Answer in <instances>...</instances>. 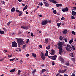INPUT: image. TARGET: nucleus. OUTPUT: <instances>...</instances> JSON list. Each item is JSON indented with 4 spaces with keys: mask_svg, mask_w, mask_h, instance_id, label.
Segmentation results:
<instances>
[{
    "mask_svg": "<svg viewBox=\"0 0 76 76\" xmlns=\"http://www.w3.org/2000/svg\"><path fill=\"white\" fill-rule=\"evenodd\" d=\"M18 1L19 2H21V1H22V0H18Z\"/></svg>",
    "mask_w": 76,
    "mask_h": 76,
    "instance_id": "bf43d9fd",
    "label": "nucleus"
},
{
    "mask_svg": "<svg viewBox=\"0 0 76 76\" xmlns=\"http://www.w3.org/2000/svg\"><path fill=\"white\" fill-rule=\"evenodd\" d=\"M56 6L57 7H59L62 6V4H56Z\"/></svg>",
    "mask_w": 76,
    "mask_h": 76,
    "instance_id": "2eb2a0df",
    "label": "nucleus"
},
{
    "mask_svg": "<svg viewBox=\"0 0 76 76\" xmlns=\"http://www.w3.org/2000/svg\"><path fill=\"white\" fill-rule=\"evenodd\" d=\"M55 51L54 49L51 50V53H50V54L51 55H54L55 53Z\"/></svg>",
    "mask_w": 76,
    "mask_h": 76,
    "instance_id": "6e6552de",
    "label": "nucleus"
},
{
    "mask_svg": "<svg viewBox=\"0 0 76 76\" xmlns=\"http://www.w3.org/2000/svg\"><path fill=\"white\" fill-rule=\"evenodd\" d=\"M71 60L72 61H75V58H71Z\"/></svg>",
    "mask_w": 76,
    "mask_h": 76,
    "instance_id": "72a5a7b5",
    "label": "nucleus"
},
{
    "mask_svg": "<svg viewBox=\"0 0 76 76\" xmlns=\"http://www.w3.org/2000/svg\"><path fill=\"white\" fill-rule=\"evenodd\" d=\"M72 34L74 35H75V32H74V31H72Z\"/></svg>",
    "mask_w": 76,
    "mask_h": 76,
    "instance_id": "473e14b6",
    "label": "nucleus"
},
{
    "mask_svg": "<svg viewBox=\"0 0 76 76\" xmlns=\"http://www.w3.org/2000/svg\"><path fill=\"white\" fill-rule=\"evenodd\" d=\"M71 76H75V74L74 73H73L72 75H71Z\"/></svg>",
    "mask_w": 76,
    "mask_h": 76,
    "instance_id": "4d7b16f0",
    "label": "nucleus"
},
{
    "mask_svg": "<svg viewBox=\"0 0 76 76\" xmlns=\"http://www.w3.org/2000/svg\"><path fill=\"white\" fill-rule=\"evenodd\" d=\"M50 45H48V46H47L46 47V48L47 49H49L50 48Z\"/></svg>",
    "mask_w": 76,
    "mask_h": 76,
    "instance_id": "bb28decb",
    "label": "nucleus"
},
{
    "mask_svg": "<svg viewBox=\"0 0 76 76\" xmlns=\"http://www.w3.org/2000/svg\"><path fill=\"white\" fill-rule=\"evenodd\" d=\"M29 26H27L26 27L25 26H21V28H23L26 30H27V29H28V28H29Z\"/></svg>",
    "mask_w": 76,
    "mask_h": 76,
    "instance_id": "0eeeda50",
    "label": "nucleus"
},
{
    "mask_svg": "<svg viewBox=\"0 0 76 76\" xmlns=\"http://www.w3.org/2000/svg\"><path fill=\"white\" fill-rule=\"evenodd\" d=\"M41 58L43 60H45V56H42L41 57Z\"/></svg>",
    "mask_w": 76,
    "mask_h": 76,
    "instance_id": "b1692460",
    "label": "nucleus"
},
{
    "mask_svg": "<svg viewBox=\"0 0 76 76\" xmlns=\"http://www.w3.org/2000/svg\"><path fill=\"white\" fill-rule=\"evenodd\" d=\"M35 72H36V70H35V69L33 71V72H32V73L34 74V73H35Z\"/></svg>",
    "mask_w": 76,
    "mask_h": 76,
    "instance_id": "49530a36",
    "label": "nucleus"
},
{
    "mask_svg": "<svg viewBox=\"0 0 76 76\" xmlns=\"http://www.w3.org/2000/svg\"><path fill=\"white\" fill-rule=\"evenodd\" d=\"M53 3L54 4H57V2H56V1H53Z\"/></svg>",
    "mask_w": 76,
    "mask_h": 76,
    "instance_id": "3c124183",
    "label": "nucleus"
},
{
    "mask_svg": "<svg viewBox=\"0 0 76 76\" xmlns=\"http://www.w3.org/2000/svg\"><path fill=\"white\" fill-rule=\"evenodd\" d=\"M61 22H60L59 23H58L57 25V26H58V28L60 26V25L61 24Z\"/></svg>",
    "mask_w": 76,
    "mask_h": 76,
    "instance_id": "4468645a",
    "label": "nucleus"
},
{
    "mask_svg": "<svg viewBox=\"0 0 76 76\" xmlns=\"http://www.w3.org/2000/svg\"><path fill=\"white\" fill-rule=\"evenodd\" d=\"M11 23V21H9V22H8V23H7V25L8 26H9V25Z\"/></svg>",
    "mask_w": 76,
    "mask_h": 76,
    "instance_id": "a19ab883",
    "label": "nucleus"
},
{
    "mask_svg": "<svg viewBox=\"0 0 76 76\" xmlns=\"http://www.w3.org/2000/svg\"><path fill=\"white\" fill-rule=\"evenodd\" d=\"M73 42V39H72L71 40H69V42L70 44H71Z\"/></svg>",
    "mask_w": 76,
    "mask_h": 76,
    "instance_id": "a211bd4d",
    "label": "nucleus"
},
{
    "mask_svg": "<svg viewBox=\"0 0 76 76\" xmlns=\"http://www.w3.org/2000/svg\"><path fill=\"white\" fill-rule=\"evenodd\" d=\"M32 56H34V57H36L37 56L36 54H35L34 53H32Z\"/></svg>",
    "mask_w": 76,
    "mask_h": 76,
    "instance_id": "a878e982",
    "label": "nucleus"
},
{
    "mask_svg": "<svg viewBox=\"0 0 76 76\" xmlns=\"http://www.w3.org/2000/svg\"><path fill=\"white\" fill-rule=\"evenodd\" d=\"M66 69H64V70H60L59 71V73H64V72H66Z\"/></svg>",
    "mask_w": 76,
    "mask_h": 76,
    "instance_id": "9b49d317",
    "label": "nucleus"
},
{
    "mask_svg": "<svg viewBox=\"0 0 76 76\" xmlns=\"http://www.w3.org/2000/svg\"><path fill=\"white\" fill-rule=\"evenodd\" d=\"M29 39H28L26 41V43L28 44L29 43Z\"/></svg>",
    "mask_w": 76,
    "mask_h": 76,
    "instance_id": "79ce46f5",
    "label": "nucleus"
},
{
    "mask_svg": "<svg viewBox=\"0 0 76 76\" xmlns=\"http://www.w3.org/2000/svg\"><path fill=\"white\" fill-rule=\"evenodd\" d=\"M67 30L65 29L63 31V33L64 34H66L67 33Z\"/></svg>",
    "mask_w": 76,
    "mask_h": 76,
    "instance_id": "ddd939ff",
    "label": "nucleus"
},
{
    "mask_svg": "<svg viewBox=\"0 0 76 76\" xmlns=\"http://www.w3.org/2000/svg\"><path fill=\"white\" fill-rule=\"evenodd\" d=\"M44 54L43 53V52H41V56H44Z\"/></svg>",
    "mask_w": 76,
    "mask_h": 76,
    "instance_id": "c85d7f7f",
    "label": "nucleus"
},
{
    "mask_svg": "<svg viewBox=\"0 0 76 76\" xmlns=\"http://www.w3.org/2000/svg\"><path fill=\"white\" fill-rule=\"evenodd\" d=\"M16 39L17 40V43L19 45L24 44V42L23 39H20L19 38L18 39L17 38H16Z\"/></svg>",
    "mask_w": 76,
    "mask_h": 76,
    "instance_id": "f03ea898",
    "label": "nucleus"
},
{
    "mask_svg": "<svg viewBox=\"0 0 76 76\" xmlns=\"http://www.w3.org/2000/svg\"><path fill=\"white\" fill-rule=\"evenodd\" d=\"M45 42H46V43H47L48 42V39H45Z\"/></svg>",
    "mask_w": 76,
    "mask_h": 76,
    "instance_id": "de8ad7c7",
    "label": "nucleus"
},
{
    "mask_svg": "<svg viewBox=\"0 0 76 76\" xmlns=\"http://www.w3.org/2000/svg\"><path fill=\"white\" fill-rule=\"evenodd\" d=\"M27 7H28V6H27V5H26V6H25V7H24V9H23V10L24 11L25 10L27 9Z\"/></svg>",
    "mask_w": 76,
    "mask_h": 76,
    "instance_id": "dca6fc26",
    "label": "nucleus"
},
{
    "mask_svg": "<svg viewBox=\"0 0 76 76\" xmlns=\"http://www.w3.org/2000/svg\"><path fill=\"white\" fill-rule=\"evenodd\" d=\"M26 45H24L23 46V49H24L26 47Z\"/></svg>",
    "mask_w": 76,
    "mask_h": 76,
    "instance_id": "09e8293b",
    "label": "nucleus"
},
{
    "mask_svg": "<svg viewBox=\"0 0 76 76\" xmlns=\"http://www.w3.org/2000/svg\"><path fill=\"white\" fill-rule=\"evenodd\" d=\"M48 55V50H46V53L45 54V56H47Z\"/></svg>",
    "mask_w": 76,
    "mask_h": 76,
    "instance_id": "393cba45",
    "label": "nucleus"
},
{
    "mask_svg": "<svg viewBox=\"0 0 76 76\" xmlns=\"http://www.w3.org/2000/svg\"><path fill=\"white\" fill-rule=\"evenodd\" d=\"M17 46V44L15 42H12V46L14 47H16Z\"/></svg>",
    "mask_w": 76,
    "mask_h": 76,
    "instance_id": "39448f33",
    "label": "nucleus"
},
{
    "mask_svg": "<svg viewBox=\"0 0 76 76\" xmlns=\"http://www.w3.org/2000/svg\"><path fill=\"white\" fill-rule=\"evenodd\" d=\"M31 35L32 37H33L34 36L33 34V33H31Z\"/></svg>",
    "mask_w": 76,
    "mask_h": 76,
    "instance_id": "864d4df0",
    "label": "nucleus"
},
{
    "mask_svg": "<svg viewBox=\"0 0 76 76\" xmlns=\"http://www.w3.org/2000/svg\"><path fill=\"white\" fill-rule=\"evenodd\" d=\"M54 14H57V11L56 10H54L53 12Z\"/></svg>",
    "mask_w": 76,
    "mask_h": 76,
    "instance_id": "7c9ffc66",
    "label": "nucleus"
},
{
    "mask_svg": "<svg viewBox=\"0 0 76 76\" xmlns=\"http://www.w3.org/2000/svg\"><path fill=\"white\" fill-rule=\"evenodd\" d=\"M67 47H69V48H70V49H72V47H71V46L69 45H68V44H67Z\"/></svg>",
    "mask_w": 76,
    "mask_h": 76,
    "instance_id": "cd10ccee",
    "label": "nucleus"
},
{
    "mask_svg": "<svg viewBox=\"0 0 76 76\" xmlns=\"http://www.w3.org/2000/svg\"><path fill=\"white\" fill-rule=\"evenodd\" d=\"M22 5L23 6H25V4H24L23 3V4H22Z\"/></svg>",
    "mask_w": 76,
    "mask_h": 76,
    "instance_id": "e2e57ef3",
    "label": "nucleus"
},
{
    "mask_svg": "<svg viewBox=\"0 0 76 76\" xmlns=\"http://www.w3.org/2000/svg\"><path fill=\"white\" fill-rule=\"evenodd\" d=\"M59 60L61 61V63H64L65 62V61L63 58L62 57H60L59 58Z\"/></svg>",
    "mask_w": 76,
    "mask_h": 76,
    "instance_id": "1a4fd4ad",
    "label": "nucleus"
},
{
    "mask_svg": "<svg viewBox=\"0 0 76 76\" xmlns=\"http://www.w3.org/2000/svg\"><path fill=\"white\" fill-rule=\"evenodd\" d=\"M60 39L61 40H62L63 39V37H62V36H60Z\"/></svg>",
    "mask_w": 76,
    "mask_h": 76,
    "instance_id": "4c0bfd02",
    "label": "nucleus"
},
{
    "mask_svg": "<svg viewBox=\"0 0 76 76\" xmlns=\"http://www.w3.org/2000/svg\"><path fill=\"white\" fill-rule=\"evenodd\" d=\"M64 76H68V75L67 74H64Z\"/></svg>",
    "mask_w": 76,
    "mask_h": 76,
    "instance_id": "774afa93",
    "label": "nucleus"
},
{
    "mask_svg": "<svg viewBox=\"0 0 76 76\" xmlns=\"http://www.w3.org/2000/svg\"><path fill=\"white\" fill-rule=\"evenodd\" d=\"M66 50L67 51L69 52L70 51H71L70 48H69L66 47Z\"/></svg>",
    "mask_w": 76,
    "mask_h": 76,
    "instance_id": "f3484780",
    "label": "nucleus"
},
{
    "mask_svg": "<svg viewBox=\"0 0 76 76\" xmlns=\"http://www.w3.org/2000/svg\"><path fill=\"white\" fill-rule=\"evenodd\" d=\"M71 49L72 51H74L75 50V47H74L73 45L72 46V49Z\"/></svg>",
    "mask_w": 76,
    "mask_h": 76,
    "instance_id": "6ab92c4d",
    "label": "nucleus"
},
{
    "mask_svg": "<svg viewBox=\"0 0 76 76\" xmlns=\"http://www.w3.org/2000/svg\"><path fill=\"white\" fill-rule=\"evenodd\" d=\"M65 19V18L64 17H62V18H61V20H64Z\"/></svg>",
    "mask_w": 76,
    "mask_h": 76,
    "instance_id": "c03bdc74",
    "label": "nucleus"
},
{
    "mask_svg": "<svg viewBox=\"0 0 76 76\" xmlns=\"http://www.w3.org/2000/svg\"><path fill=\"white\" fill-rule=\"evenodd\" d=\"M62 44V42H59V43H58V49H59V54L61 55L62 53H63V46L62 45H64V43H63Z\"/></svg>",
    "mask_w": 76,
    "mask_h": 76,
    "instance_id": "f257e3e1",
    "label": "nucleus"
},
{
    "mask_svg": "<svg viewBox=\"0 0 76 76\" xmlns=\"http://www.w3.org/2000/svg\"><path fill=\"white\" fill-rule=\"evenodd\" d=\"M70 55L71 56H72V57H73L74 56L73 53L72 52L70 54Z\"/></svg>",
    "mask_w": 76,
    "mask_h": 76,
    "instance_id": "5701e85b",
    "label": "nucleus"
},
{
    "mask_svg": "<svg viewBox=\"0 0 76 76\" xmlns=\"http://www.w3.org/2000/svg\"><path fill=\"white\" fill-rule=\"evenodd\" d=\"M64 40L65 42H67V39H65V38H64Z\"/></svg>",
    "mask_w": 76,
    "mask_h": 76,
    "instance_id": "052dcab7",
    "label": "nucleus"
},
{
    "mask_svg": "<svg viewBox=\"0 0 76 76\" xmlns=\"http://www.w3.org/2000/svg\"><path fill=\"white\" fill-rule=\"evenodd\" d=\"M72 15L73 16H76V12H75L72 10Z\"/></svg>",
    "mask_w": 76,
    "mask_h": 76,
    "instance_id": "f8f14e48",
    "label": "nucleus"
},
{
    "mask_svg": "<svg viewBox=\"0 0 76 76\" xmlns=\"http://www.w3.org/2000/svg\"><path fill=\"white\" fill-rule=\"evenodd\" d=\"M39 17L42 18L43 17V16L42 15H41V14H40V15H39Z\"/></svg>",
    "mask_w": 76,
    "mask_h": 76,
    "instance_id": "680f3d73",
    "label": "nucleus"
},
{
    "mask_svg": "<svg viewBox=\"0 0 76 76\" xmlns=\"http://www.w3.org/2000/svg\"><path fill=\"white\" fill-rule=\"evenodd\" d=\"M62 11L63 12H68L69 10V9L67 7H66V8H64L62 9Z\"/></svg>",
    "mask_w": 76,
    "mask_h": 76,
    "instance_id": "423d86ee",
    "label": "nucleus"
},
{
    "mask_svg": "<svg viewBox=\"0 0 76 76\" xmlns=\"http://www.w3.org/2000/svg\"><path fill=\"white\" fill-rule=\"evenodd\" d=\"M55 64V62L54 61H53L52 62V65H54Z\"/></svg>",
    "mask_w": 76,
    "mask_h": 76,
    "instance_id": "603ef678",
    "label": "nucleus"
},
{
    "mask_svg": "<svg viewBox=\"0 0 76 76\" xmlns=\"http://www.w3.org/2000/svg\"><path fill=\"white\" fill-rule=\"evenodd\" d=\"M72 7V8H73L74 9H73V10H76V7Z\"/></svg>",
    "mask_w": 76,
    "mask_h": 76,
    "instance_id": "f704fd0d",
    "label": "nucleus"
},
{
    "mask_svg": "<svg viewBox=\"0 0 76 76\" xmlns=\"http://www.w3.org/2000/svg\"><path fill=\"white\" fill-rule=\"evenodd\" d=\"M26 14H28V12H27V11H26Z\"/></svg>",
    "mask_w": 76,
    "mask_h": 76,
    "instance_id": "69168bd1",
    "label": "nucleus"
},
{
    "mask_svg": "<svg viewBox=\"0 0 76 76\" xmlns=\"http://www.w3.org/2000/svg\"><path fill=\"white\" fill-rule=\"evenodd\" d=\"M19 11H20L19 10H15L16 12L17 13H19Z\"/></svg>",
    "mask_w": 76,
    "mask_h": 76,
    "instance_id": "a18cd8bd",
    "label": "nucleus"
},
{
    "mask_svg": "<svg viewBox=\"0 0 76 76\" xmlns=\"http://www.w3.org/2000/svg\"><path fill=\"white\" fill-rule=\"evenodd\" d=\"M59 75V73H58L56 75V76H58Z\"/></svg>",
    "mask_w": 76,
    "mask_h": 76,
    "instance_id": "0e129e2a",
    "label": "nucleus"
},
{
    "mask_svg": "<svg viewBox=\"0 0 76 76\" xmlns=\"http://www.w3.org/2000/svg\"><path fill=\"white\" fill-rule=\"evenodd\" d=\"M21 72V71L20 70L18 71V75H19V74H20V73Z\"/></svg>",
    "mask_w": 76,
    "mask_h": 76,
    "instance_id": "e433bc0d",
    "label": "nucleus"
},
{
    "mask_svg": "<svg viewBox=\"0 0 76 76\" xmlns=\"http://www.w3.org/2000/svg\"><path fill=\"white\" fill-rule=\"evenodd\" d=\"M71 19L72 20H73V19H75V17L72 16Z\"/></svg>",
    "mask_w": 76,
    "mask_h": 76,
    "instance_id": "58836bf2",
    "label": "nucleus"
},
{
    "mask_svg": "<svg viewBox=\"0 0 76 76\" xmlns=\"http://www.w3.org/2000/svg\"><path fill=\"white\" fill-rule=\"evenodd\" d=\"M15 8H12V9H11V11L12 12H14L15 10Z\"/></svg>",
    "mask_w": 76,
    "mask_h": 76,
    "instance_id": "aec40b11",
    "label": "nucleus"
},
{
    "mask_svg": "<svg viewBox=\"0 0 76 76\" xmlns=\"http://www.w3.org/2000/svg\"><path fill=\"white\" fill-rule=\"evenodd\" d=\"M42 72H45V71H46V69H43L42 70Z\"/></svg>",
    "mask_w": 76,
    "mask_h": 76,
    "instance_id": "c9c22d12",
    "label": "nucleus"
},
{
    "mask_svg": "<svg viewBox=\"0 0 76 76\" xmlns=\"http://www.w3.org/2000/svg\"><path fill=\"white\" fill-rule=\"evenodd\" d=\"M16 58V57L15 58H14L10 59V61H13Z\"/></svg>",
    "mask_w": 76,
    "mask_h": 76,
    "instance_id": "2f4dec72",
    "label": "nucleus"
},
{
    "mask_svg": "<svg viewBox=\"0 0 76 76\" xmlns=\"http://www.w3.org/2000/svg\"><path fill=\"white\" fill-rule=\"evenodd\" d=\"M19 13H20V14H19V16H20L22 15V13H23V12L21 11H20Z\"/></svg>",
    "mask_w": 76,
    "mask_h": 76,
    "instance_id": "4be33fe9",
    "label": "nucleus"
},
{
    "mask_svg": "<svg viewBox=\"0 0 76 76\" xmlns=\"http://www.w3.org/2000/svg\"><path fill=\"white\" fill-rule=\"evenodd\" d=\"M43 5V4L42 3V2H41L40 3V6H42Z\"/></svg>",
    "mask_w": 76,
    "mask_h": 76,
    "instance_id": "13d9d810",
    "label": "nucleus"
},
{
    "mask_svg": "<svg viewBox=\"0 0 76 76\" xmlns=\"http://www.w3.org/2000/svg\"><path fill=\"white\" fill-rule=\"evenodd\" d=\"M12 56V54H11L10 55H8V56L9 58H11Z\"/></svg>",
    "mask_w": 76,
    "mask_h": 76,
    "instance_id": "37998d69",
    "label": "nucleus"
},
{
    "mask_svg": "<svg viewBox=\"0 0 76 76\" xmlns=\"http://www.w3.org/2000/svg\"><path fill=\"white\" fill-rule=\"evenodd\" d=\"M1 2L2 3V4H4L5 3V2L4 1H1Z\"/></svg>",
    "mask_w": 76,
    "mask_h": 76,
    "instance_id": "8fccbe9b",
    "label": "nucleus"
},
{
    "mask_svg": "<svg viewBox=\"0 0 76 76\" xmlns=\"http://www.w3.org/2000/svg\"><path fill=\"white\" fill-rule=\"evenodd\" d=\"M48 57L50 58L52 60H56L57 59V56L55 55L53 56H49Z\"/></svg>",
    "mask_w": 76,
    "mask_h": 76,
    "instance_id": "7ed1b4c3",
    "label": "nucleus"
},
{
    "mask_svg": "<svg viewBox=\"0 0 76 76\" xmlns=\"http://www.w3.org/2000/svg\"><path fill=\"white\" fill-rule=\"evenodd\" d=\"M43 3L44 4L45 6H46V7H48L49 4L48 3V2H46V1H44Z\"/></svg>",
    "mask_w": 76,
    "mask_h": 76,
    "instance_id": "9d476101",
    "label": "nucleus"
},
{
    "mask_svg": "<svg viewBox=\"0 0 76 76\" xmlns=\"http://www.w3.org/2000/svg\"><path fill=\"white\" fill-rule=\"evenodd\" d=\"M51 0V2L52 3L54 1H55V0Z\"/></svg>",
    "mask_w": 76,
    "mask_h": 76,
    "instance_id": "338daca9",
    "label": "nucleus"
},
{
    "mask_svg": "<svg viewBox=\"0 0 76 76\" xmlns=\"http://www.w3.org/2000/svg\"><path fill=\"white\" fill-rule=\"evenodd\" d=\"M4 31H1V34L2 35V34H4Z\"/></svg>",
    "mask_w": 76,
    "mask_h": 76,
    "instance_id": "ea45409f",
    "label": "nucleus"
},
{
    "mask_svg": "<svg viewBox=\"0 0 76 76\" xmlns=\"http://www.w3.org/2000/svg\"><path fill=\"white\" fill-rule=\"evenodd\" d=\"M48 21L47 20H44L42 21V25H46L47 24Z\"/></svg>",
    "mask_w": 76,
    "mask_h": 76,
    "instance_id": "20e7f679",
    "label": "nucleus"
},
{
    "mask_svg": "<svg viewBox=\"0 0 76 76\" xmlns=\"http://www.w3.org/2000/svg\"><path fill=\"white\" fill-rule=\"evenodd\" d=\"M39 47L40 48H42V45H39Z\"/></svg>",
    "mask_w": 76,
    "mask_h": 76,
    "instance_id": "5fc2aeb1",
    "label": "nucleus"
},
{
    "mask_svg": "<svg viewBox=\"0 0 76 76\" xmlns=\"http://www.w3.org/2000/svg\"><path fill=\"white\" fill-rule=\"evenodd\" d=\"M65 65H66V66H69L70 65V64H69V62H67V63L65 64Z\"/></svg>",
    "mask_w": 76,
    "mask_h": 76,
    "instance_id": "c756f323",
    "label": "nucleus"
},
{
    "mask_svg": "<svg viewBox=\"0 0 76 76\" xmlns=\"http://www.w3.org/2000/svg\"><path fill=\"white\" fill-rule=\"evenodd\" d=\"M15 70V68L12 69L10 71V72L11 73H12L13 72H14V71Z\"/></svg>",
    "mask_w": 76,
    "mask_h": 76,
    "instance_id": "412c9836",
    "label": "nucleus"
},
{
    "mask_svg": "<svg viewBox=\"0 0 76 76\" xmlns=\"http://www.w3.org/2000/svg\"><path fill=\"white\" fill-rule=\"evenodd\" d=\"M26 56L27 57H28L29 56V54H27L26 55Z\"/></svg>",
    "mask_w": 76,
    "mask_h": 76,
    "instance_id": "6e6d98bb",
    "label": "nucleus"
}]
</instances>
